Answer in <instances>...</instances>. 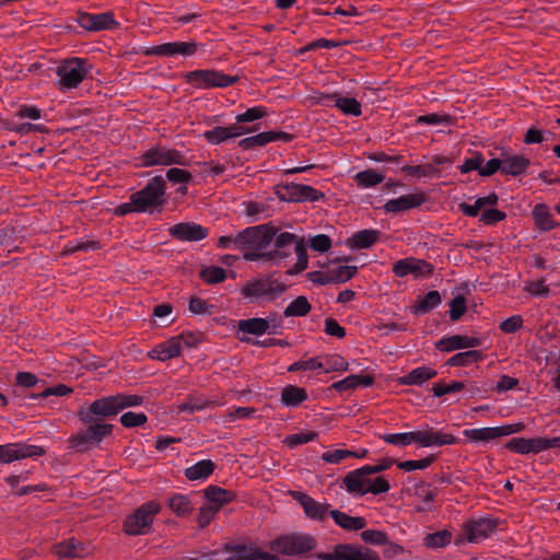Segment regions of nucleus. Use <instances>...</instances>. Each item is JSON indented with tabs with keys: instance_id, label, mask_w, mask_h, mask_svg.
I'll return each instance as SVG.
<instances>
[{
	"instance_id": "1",
	"label": "nucleus",
	"mask_w": 560,
	"mask_h": 560,
	"mask_svg": "<svg viewBox=\"0 0 560 560\" xmlns=\"http://www.w3.org/2000/svg\"><path fill=\"white\" fill-rule=\"evenodd\" d=\"M278 232V228L271 224H259L246 228L238 232L237 250L243 252V258L247 255H264L269 252V247Z\"/></svg>"
},
{
	"instance_id": "2",
	"label": "nucleus",
	"mask_w": 560,
	"mask_h": 560,
	"mask_svg": "<svg viewBox=\"0 0 560 560\" xmlns=\"http://www.w3.org/2000/svg\"><path fill=\"white\" fill-rule=\"evenodd\" d=\"M92 65L88 59L72 57L62 60L56 68L59 80L57 88L61 92L77 89L84 79L91 75Z\"/></svg>"
},
{
	"instance_id": "3",
	"label": "nucleus",
	"mask_w": 560,
	"mask_h": 560,
	"mask_svg": "<svg viewBox=\"0 0 560 560\" xmlns=\"http://www.w3.org/2000/svg\"><path fill=\"white\" fill-rule=\"evenodd\" d=\"M303 238L290 232H277L272 241V248L264 255L249 254L246 261H259L279 266L285 259L292 256L295 246Z\"/></svg>"
},
{
	"instance_id": "4",
	"label": "nucleus",
	"mask_w": 560,
	"mask_h": 560,
	"mask_svg": "<svg viewBox=\"0 0 560 560\" xmlns=\"http://www.w3.org/2000/svg\"><path fill=\"white\" fill-rule=\"evenodd\" d=\"M166 184L162 176L151 178L143 188L132 194L137 213H152L165 203Z\"/></svg>"
},
{
	"instance_id": "5",
	"label": "nucleus",
	"mask_w": 560,
	"mask_h": 560,
	"mask_svg": "<svg viewBox=\"0 0 560 560\" xmlns=\"http://www.w3.org/2000/svg\"><path fill=\"white\" fill-rule=\"evenodd\" d=\"M287 291V285L272 275L255 278L242 288V294L250 302H272Z\"/></svg>"
},
{
	"instance_id": "6",
	"label": "nucleus",
	"mask_w": 560,
	"mask_h": 560,
	"mask_svg": "<svg viewBox=\"0 0 560 560\" xmlns=\"http://www.w3.org/2000/svg\"><path fill=\"white\" fill-rule=\"evenodd\" d=\"M185 81L196 89H224L234 85L238 81L237 75H230L215 69H197L187 72Z\"/></svg>"
},
{
	"instance_id": "7",
	"label": "nucleus",
	"mask_w": 560,
	"mask_h": 560,
	"mask_svg": "<svg viewBox=\"0 0 560 560\" xmlns=\"http://www.w3.org/2000/svg\"><path fill=\"white\" fill-rule=\"evenodd\" d=\"M160 505L149 501L139 506L124 522L125 533L129 536L147 535L152 528L155 515L160 512Z\"/></svg>"
},
{
	"instance_id": "8",
	"label": "nucleus",
	"mask_w": 560,
	"mask_h": 560,
	"mask_svg": "<svg viewBox=\"0 0 560 560\" xmlns=\"http://www.w3.org/2000/svg\"><path fill=\"white\" fill-rule=\"evenodd\" d=\"M316 547V539L310 534L292 533L282 535L270 542V549L284 556H302Z\"/></svg>"
},
{
	"instance_id": "9",
	"label": "nucleus",
	"mask_w": 560,
	"mask_h": 560,
	"mask_svg": "<svg viewBox=\"0 0 560 560\" xmlns=\"http://www.w3.org/2000/svg\"><path fill=\"white\" fill-rule=\"evenodd\" d=\"M115 396L96 399L90 406L81 408L79 418L83 423H104L103 419L113 418L119 413Z\"/></svg>"
},
{
	"instance_id": "10",
	"label": "nucleus",
	"mask_w": 560,
	"mask_h": 560,
	"mask_svg": "<svg viewBox=\"0 0 560 560\" xmlns=\"http://www.w3.org/2000/svg\"><path fill=\"white\" fill-rule=\"evenodd\" d=\"M88 429L70 439V447L83 453L97 445L105 436L110 434L113 425L107 423H85Z\"/></svg>"
},
{
	"instance_id": "11",
	"label": "nucleus",
	"mask_w": 560,
	"mask_h": 560,
	"mask_svg": "<svg viewBox=\"0 0 560 560\" xmlns=\"http://www.w3.org/2000/svg\"><path fill=\"white\" fill-rule=\"evenodd\" d=\"M140 164L144 167L186 165V156L175 149L155 145L141 154Z\"/></svg>"
},
{
	"instance_id": "12",
	"label": "nucleus",
	"mask_w": 560,
	"mask_h": 560,
	"mask_svg": "<svg viewBox=\"0 0 560 560\" xmlns=\"http://www.w3.org/2000/svg\"><path fill=\"white\" fill-rule=\"evenodd\" d=\"M315 557L318 560H380L374 550L351 544L336 545L331 552H318Z\"/></svg>"
},
{
	"instance_id": "13",
	"label": "nucleus",
	"mask_w": 560,
	"mask_h": 560,
	"mask_svg": "<svg viewBox=\"0 0 560 560\" xmlns=\"http://www.w3.org/2000/svg\"><path fill=\"white\" fill-rule=\"evenodd\" d=\"M72 21L78 23L83 30L89 32L114 30L119 26V23L115 20L114 14L109 11L97 14L79 11L72 18Z\"/></svg>"
},
{
	"instance_id": "14",
	"label": "nucleus",
	"mask_w": 560,
	"mask_h": 560,
	"mask_svg": "<svg viewBox=\"0 0 560 560\" xmlns=\"http://www.w3.org/2000/svg\"><path fill=\"white\" fill-rule=\"evenodd\" d=\"M44 453L43 447L24 442L0 444V463L9 464L23 458H37Z\"/></svg>"
},
{
	"instance_id": "15",
	"label": "nucleus",
	"mask_w": 560,
	"mask_h": 560,
	"mask_svg": "<svg viewBox=\"0 0 560 560\" xmlns=\"http://www.w3.org/2000/svg\"><path fill=\"white\" fill-rule=\"evenodd\" d=\"M500 521L492 516H480L465 522L469 544H479L489 538L498 528Z\"/></svg>"
},
{
	"instance_id": "16",
	"label": "nucleus",
	"mask_w": 560,
	"mask_h": 560,
	"mask_svg": "<svg viewBox=\"0 0 560 560\" xmlns=\"http://www.w3.org/2000/svg\"><path fill=\"white\" fill-rule=\"evenodd\" d=\"M293 498L302 506L306 517L312 521L324 523L334 510L330 504L320 503L303 492H294Z\"/></svg>"
},
{
	"instance_id": "17",
	"label": "nucleus",
	"mask_w": 560,
	"mask_h": 560,
	"mask_svg": "<svg viewBox=\"0 0 560 560\" xmlns=\"http://www.w3.org/2000/svg\"><path fill=\"white\" fill-rule=\"evenodd\" d=\"M168 234L180 242H199L208 236V229L195 222H180L168 228Z\"/></svg>"
},
{
	"instance_id": "18",
	"label": "nucleus",
	"mask_w": 560,
	"mask_h": 560,
	"mask_svg": "<svg viewBox=\"0 0 560 560\" xmlns=\"http://www.w3.org/2000/svg\"><path fill=\"white\" fill-rule=\"evenodd\" d=\"M283 189L285 194L281 198L292 202L319 201L325 197L322 191L308 185L290 183L284 185Z\"/></svg>"
},
{
	"instance_id": "19",
	"label": "nucleus",
	"mask_w": 560,
	"mask_h": 560,
	"mask_svg": "<svg viewBox=\"0 0 560 560\" xmlns=\"http://www.w3.org/2000/svg\"><path fill=\"white\" fill-rule=\"evenodd\" d=\"M433 271L431 264L422 259L405 258L396 261L393 266V272L397 277L413 275L416 277L429 276Z\"/></svg>"
},
{
	"instance_id": "20",
	"label": "nucleus",
	"mask_w": 560,
	"mask_h": 560,
	"mask_svg": "<svg viewBox=\"0 0 560 560\" xmlns=\"http://www.w3.org/2000/svg\"><path fill=\"white\" fill-rule=\"evenodd\" d=\"M364 469L365 465L348 472L343 478L345 488L349 493L360 497L370 493L366 488L372 483L371 475L373 472H366Z\"/></svg>"
},
{
	"instance_id": "21",
	"label": "nucleus",
	"mask_w": 560,
	"mask_h": 560,
	"mask_svg": "<svg viewBox=\"0 0 560 560\" xmlns=\"http://www.w3.org/2000/svg\"><path fill=\"white\" fill-rule=\"evenodd\" d=\"M482 345V340L478 337L452 335L444 336L435 343V348L442 352H452L455 350L477 348Z\"/></svg>"
},
{
	"instance_id": "22",
	"label": "nucleus",
	"mask_w": 560,
	"mask_h": 560,
	"mask_svg": "<svg viewBox=\"0 0 560 560\" xmlns=\"http://www.w3.org/2000/svg\"><path fill=\"white\" fill-rule=\"evenodd\" d=\"M425 200L427 197L423 192L402 195L398 198L387 200L384 205V211L386 213L408 211L420 207L425 202Z\"/></svg>"
},
{
	"instance_id": "23",
	"label": "nucleus",
	"mask_w": 560,
	"mask_h": 560,
	"mask_svg": "<svg viewBox=\"0 0 560 560\" xmlns=\"http://www.w3.org/2000/svg\"><path fill=\"white\" fill-rule=\"evenodd\" d=\"M418 444L422 447L444 446L457 443V439L451 433L434 428L418 431Z\"/></svg>"
},
{
	"instance_id": "24",
	"label": "nucleus",
	"mask_w": 560,
	"mask_h": 560,
	"mask_svg": "<svg viewBox=\"0 0 560 560\" xmlns=\"http://www.w3.org/2000/svg\"><path fill=\"white\" fill-rule=\"evenodd\" d=\"M237 332L245 335L262 336L264 334H278V326H270L269 319L254 317L237 322Z\"/></svg>"
},
{
	"instance_id": "25",
	"label": "nucleus",
	"mask_w": 560,
	"mask_h": 560,
	"mask_svg": "<svg viewBox=\"0 0 560 560\" xmlns=\"http://www.w3.org/2000/svg\"><path fill=\"white\" fill-rule=\"evenodd\" d=\"M502 174L513 177L525 174L530 165L529 159L522 154H514L511 152H502Z\"/></svg>"
},
{
	"instance_id": "26",
	"label": "nucleus",
	"mask_w": 560,
	"mask_h": 560,
	"mask_svg": "<svg viewBox=\"0 0 560 560\" xmlns=\"http://www.w3.org/2000/svg\"><path fill=\"white\" fill-rule=\"evenodd\" d=\"M228 560H278V557L245 545L228 548Z\"/></svg>"
},
{
	"instance_id": "27",
	"label": "nucleus",
	"mask_w": 560,
	"mask_h": 560,
	"mask_svg": "<svg viewBox=\"0 0 560 560\" xmlns=\"http://www.w3.org/2000/svg\"><path fill=\"white\" fill-rule=\"evenodd\" d=\"M180 354L178 338H170L164 342L156 345L149 351V358L162 362L177 358Z\"/></svg>"
},
{
	"instance_id": "28",
	"label": "nucleus",
	"mask_w": 560,
	"mask_h": 560,
	"mask_svg": "<svg viewBox=\"0 0 560 560\" xmlns=\"http://www.w3.org/2000/svg\"><path fill=\"white\" fill-rule=\"evenodd\" d=\"M54 552L59 558L73 559L81 558L85 556L89 551L81 541L77 540L74 537H71L69 539L56 544L54 546Z\"/></svg>"
},
{
	"instance_id": "29",
	"label": "nucleus",
	"mask_w": 560,
	"mask_h": 560,
	"mask_svg": "<svg viewBox=\"0 0 560 560\" xmlns=\"http://www.w3.org/2000/svg\"><path fill=\"white\" fill-rule=\"evenodd\" d=\"M330 517L334 520L336 525L348 532H357L363 529L366 526V520L362 516H351L339 510H332Z\"/></svg>"
},
{
	"instance_id": "30",
	"label": "nucleus",
	"mask_w": 560,
	"mask_h": 560,
	"mask_svg": "<svg viewBox=\"0 0 560 560\" xmlns=\"http://www.w3.org/2000/svg\"><path fill=\"white\" fill-rule=\"evenodd\" d=\"M380 236L381 232L377 230H361L348 238L346 244L352 249H365L375 244Z\"/></svg>"
},
{
	"instance_id": "31",
	"label": "nucleus",
	"mask_w": 560,
	"mask_h": 560,
	"mask_svg": "<svg viewBox=\"0 0 560 560\" xmlns=\"http://www.w3.org/2000/svg\"><path fill=\"white\" fill-rule=\"evenodd\" d=\"M205 495L209 501L208 505L217 508V511L235 499L234 492L225 490L219 486H209L206 488Z\"/></svg>"
},
{
	"instance_id": "32",
	"label": "nucleus",
	"mask_w": 560,
	"mask_h": 560,
	"mask_svg": "<svg viewBox=\"0 0 560 560\" xmlns=\"http://www.w3.org/2000/svg\"><path fill=\"white\" fill-rule=\"evenodd\" d=\"M463 434L470 440V442L486 445L500 438L498 427L492 428H478V429H466Z\"/></svg>"
},
{
	"instance_id": "33",
	"label": "nucleus",
	"mask_w": 560,
	"mask_h": 560,
	"mask_svg": "<svg viewBox=\"0 0 560 560\" xmlns=\"http://www.w3.org/2000/svg\"><path fill=\"white\" fill-rule=\"evenodd\" d=\"M438 372L429 366H419L399 378L402 385H422L424 382L435 377Z\"/></svg>"
},
{
	"instance_id": "34",
	"label": "nucleus",
	"mask_w": 560,
	"mask_h": 560,
	"mask_svg": "<svg viewBox=\"0 0 560 560\" xmlns=\"http://www.w3.org/2000/svg\"><path fill=\"white\" fill-rule=\"evenodd\" d=\"M442 302L441 294L438 291H430L422 298H419L417 303H415L410 310L413 315H423L435 307H438Z\"/></svg>"
},
{
	"instance_id": "35",
	"label": "nucleus",
	"mask_w": 560,
	"mask_h": 560,
	"mask_svg": "<svg viewBox=\"0 0 560 560\" xmlns=\"http://www.w3.org/2000/svg\"><path fill=\"white\" fill-rule=\"evenodd\" d=\"M307 399V393L304 388L294 385H287L281 392L282 405L291 408L300 406Z\"/></svg>"
},
{
	"instance_id": "36",
	"label": "nucleus",
	"mask_w": 560,
	"mask_h": 560,
	"mask_svg": "<svg viewBox=\"0 0 560 560\" xmlns=\"http://www.w3.org/2000/svg\"><path fill=\"white\" fill-rule=\"evenodd\" d=\"M215 465L211 459H201L185 469V477L189 480H205L214 470Z\"/></svg>"
},
{
	"instance_id": "37",
	"label": "nucleus",
	"mask_w": 560,
	"mask_h": 560,
	"mask_svg": "<svg viewBox=\"0 0 560 560\" xmlns=\"http://www.w3.org/2000/svg\"><path fill=\"white\" fill-rule=\"evenodd\" d=\"M483 360V354L475 349H469L464 352H458L451 357L445 365L447 366H469L475 362H480Z\"/></svg>"
},
{
	"instance_id": "38",
	"label": "nucleus",
	"mask_w": 560,
	"mask_h": 560,
	"mask_svg": "<svg viewBox=\"0 0 560 560\" xmlns=\"http://www.w3.org/2000/svg\"><path fill=\"white\" fill-rule=\"evenodd\" d=\"M533 217L537 228L541 231H550L556 228V222L544 203H538L533 209Z\"/></svg>"
},
{
	"instance_id": "39",
	"label": "nucleus",
	"mask_w": 560,
	"mask_h": 560,
	"mask_svg": "<svg viewBox=\"0 0 560 560\" xmlns=\"http://www.w3.org/2000/svg\"><path fill=\"white\" fill-rule=\"evenodd\" d=\"M168 508L177 516H187L191 513L194 504L188 495L175 493L168 499Z\"/></svg>"
},
{
	"instance_id": "40",
	"label": "nucleus",
	"mask_w": 560,
	"mask_h": 560,
	"mask_svg": "<svg viewBox=\"0 0 560 560\" xmlns=\"http://www.w3.org/2000/svg\"><path fill=\"white\" fill-rule=\"evenodd\" d=\"M385 179V174L380 173L374 168H369L361 171L355 174L354 180L357 182L358 186L361 188H372L376 185L383 183Z\"/></svg>"
},
{
	"instance_id": "41",
	"label": "nucleus",
	"mask_w": 560,
	"mask_h": 560,
	"mask_svg": "<svg viewBox=\"0 0 560 560\" xmlns=\"http://www.w3.org/2000/svg\"><path fill=\"white\" fill-rule=\"evenodd\" d=\"M312 310V305L304 295L294 299L283 312L284 317H303L306 316Z\"/></svg>"
},
{
	"instance_id": "42",
	"label": "nucleus",
	"mask_w": 560,
	"mask_h": 560,
	"mask_svg": "<svg viewBox=\"0 0 560 560\" xmlns=\"http://www.w3.org/2000/svg\"><path fill=\"white\" fill-rule=\"evenodd\" d=\"M418 431L402 432V433H389L383 436V440L395 446H407L411 443H418Z\"/></svg>"
},
{
	"instance_id": "43",
	"label": "nucleus",
	"mask_w": 560,
	"mask_h": 560,
	"mask_svg": "<svg viewBox=\"0 0 560 560\" xmlns=\"http://www.w3.org/2000/svg\"><path fill=\"white\" fill-rule=\"evenodd\" d=\"M452 541V533L447 529H442L435 533L428 534L424 537V545L429 548H443Z\"/></svg>"
},
{
	"instance_id": "44",
	"label": "nucleus",
	"mask_w": 560,
	"mask_h": 560,
	"mask_svg": "<svg viewBox=\"0 0 560 560\" xmlns=\"http://www.w3.org/2000/svg\"><path fill=\"white\" fill-rule=\"evenodd\" d=\"M417 497L421 498V503L416 506L417 512L424 513L432 510V502L438 495L435 490H428L422 483L416 489Z\"/></svg>"
},
{
	"instance_id": "45",
	"label": "nucleus",
	"mask_w": 560,
	"mask_h": 560,
	"mask_svg": "<svg viewBox=\"0 0 560 560\" xmlns=\"http://www.w3.org/2000/svg\"><path fill=\"white\" fill-rule=\"evenodd\" d=\"M402 172L415 177H427L432 178L439 175V170L432 164L422 165H405L401 168Z\"/></svg>"
},
{
	"instance_id": "46",
	"label": "nucleus",
	"mask_w": 560,
	"mask_h": 560,
	"mask_svg": "<svg viewBox=\"0 0 560 560\" xmlns=\"http://www.w3.org/2000/svg\"><path fill=\"white\" fill-rule=\"evenodd\" d=\"M335 106L345 115L358 117L362 114L361 104L355 98L339 96Z\"/></svg>"
},
{
	"instance_id": "47",
	"label": "nucleus",
	"mask_w": 560,
	"mask_h": 560,
	"mask_svg": "<svg viewBox=\"0 0 560 560\" xmlns=\"http://www.w3.org/2000/svg\"><path fill=\"white\" fill-rule=\"evenodd\" d=\"M322 371L325 373L335 372V371H347L348 362L339 354H329L322 361Z\"/></svg>"
},
{
	"instance_id": "48",
	"label": "nucleus",
	"mask_w": 560,
	"mask_h": 560,
	"mask_svg": "<svg viewBox=\"0 0 560 560\" xmlns=\"http://www.w3.org/2000/svg\"><path fill=\"white\" fill-rule=\"evenodd\" d=\"M200 278L210 284H217L225 280L226 272L219 266H209L200 271Z\"/></svg>"
},
{
	"instance_id": "49",
	"label": "nucleus",
	"mask_w": 560,
	"mask_h": 560,
	"mask_svg": "<svg viewBox=\"0 0 560 560\" xmlns=\"http://www.w3.org/2000/svg\"><path fill=\"white\" fill-rule=\"evenodd\" d=\"M296 254L298 261L292 269L288 271L289 275L299 273L307 268L308 256L306 252V245L304 240L299 242L295 246L294 252Z\"/></svg>"
},
{
	"instance_id": "50",
	"label": "nucleus",
	"mask_w": 560,
	"mask_h": 560,
	"mask_svg": "<svg viewBox=\"0 0 560 560\" xmlns=\"http://www.w3.org/2000/svg\"><path fill=\"white\" fill-rule=\"evenodd\" d=\"M358 268L355 266H339L329 269L330 280L332 283H343L350 280L355 273Z\"/></svg>"
},
{
	"instance_id": "51",
	"label": "nucleus",
	"mask_w": 560,
	"mask_h": 560,
	"mask_svg": "<svg viewBox=\"0 0 560 560\" xmlns=\"http://www.w3.org/2000/svg\"><path fill=\"white\" fill-rule=\"evenodd\" d=\"M268 115L265 106H254L235 117L237 124L252 122Z\"/></svg>"
},
{
	"instance_id": "52",
	"label": "nucleus",
	"mask_w": 560,
	"mask_h": 560,
	"mask_svg": "<svg viewBox=\"0 0 560 560\" xmlns=\"http://www.w3.org/2000/svg\"><path fill=\"white\" fill-rule=\"evenodd\" d=\"M485 163V158L480 152H475L470 158H466L458 166L460 173L466 174L471 171H478L480 174L481 165Z\"/></svg>"
},
{
	"instance_id": "53",
	"label": "nucleus",
	"mask_w": 560,
	"mask_h": 560,
	"mask_svg": "<svg viewBox=\"0 0 560 560\" xmlns=\"http://www.w3.org/2000/svg\"><path fill=\"white\" fill-rule=\"evenodd\" d=\"M317 435L318 434L314 431L299 432V433L288 435L285 438L284 442L290 448H294L299 445H302V444H305V443L316 440Z\"/></svg>"
},
{
	"instance_id": "54",
	"label": "nucleus",
	"mask_w": 560,
	"mask_h": 560,
	"mask_svg": "<svg viewBox=\"0 0 560 560\" xmlns=\"http://www.w3.org/2000/svg\"><path fill=\"white\" fill-rule=\"evenodd\" d=\"M148 418L143 412L128 411L121 415L120 422L125 428H136L143 425Z\"/></svg>"
},
{
	"instance_id": "55",
	"label": "nucleus",
	"mask_w": 560,
	"mask_h": 560,
	"mask_svg": "<svg viewBox=\"0 0 560 560\" xmlns=\"http://www.w3.org/2000/svg\"><path fill=\"white\" fill-rule=\"evenodd\" d=\"M268 143L266 131L257 133L252 137L242 139L238 142V147L243 150H249L258 147H264Z\"/></svg>"
},
{
	"instance_id": "56",
	"label": "nucleus",
	"mask_w": 560,
	"mask_h": 560,
	"mask_svg": "<svg viewBox=\"0 0 560 560\" xmlns=\"http://www.w3.org/2000/svg\"><path fill=\"white\" fill-rule=\"evenodd\" d=\"M174 338H178L180 350L183 346L187 348H197L202 341V335L200 332H192L188 330L183 331L182 334L175 336Z\"/></svg>"
},
{
	"instance_id": "57",
	"label": "nucleus",
	"mask_w": 560,
	"mask_h": 560,
	"mask_svg": "<svg viewBox=\"0 0 560 560\" xmlns=\"http://www.w3.org/2000/svg\"><path fill=\"white\" fill-rule=\"evenodd\" d=\"M464 388H465V383L455 381L448 385L436 383V384H434L432 390H433V395L435 397H442L446 394L458 393V392L463 390Z\"/></svg>"
},
{
	"instance_id": "58",
	"label": "nucleus",
	"mask_w": 560,
	"mask_h": 560,
	"mask_svg": "<svg viewBox=\"0 0 560 560\" xmlns=\"http://www.w3.org/2000/svg\"><path fill=\"white\" fill-rule=\"evenodd\" d=\"M203 138L210 143V144H220L226 140H229L228 130L225 127H214L213 129L207 130L203 132Z\"/></svg>"
},
{
	"instance_id": "59",
	"label": "nucleus",
	"mask_w": 560,
	"mask_h": 560,
	"mask_svg": "<svg viewBox=\"0 0 560 560\" xmlns=\"http://www.w3.org/2000/svg\"><path fill=\"white\" fill-rule=\"evenodd\" d=\"M189 311L195 315H211L213 305L208 304L205 300L192 296L188 305Z\"/></svg>"
},
{
	"instance_id": "60",
	"label": "nucleus",
	"mask_w": 560,
	"mask_h": 560,
	"mask_svg": "<svg viewBox=\"0 0 560 560\" xmlns=\"http://www.w3.org/2000/svg\"><path fill=\"white\" fill-rule=\"evenodd\" d=\"M203 45L196 42H174L175 56L180 55L190 57L197 52Z\"/></svg>"
},
{
	"instance_id": "61",
	"label": "nucleus",
	"mask_w": 560,
	"mask_h": 560,
	"mask_svg": "<svg viewBox=\"0 0 560 560\" xmlns=\"http://www.w3.org/2000/svg\"><path fill=\"white\" fill-rule=\"evenodd\" d=\"M466 313V300L463 295L455 296L450 302V317L453 322L458 320Z\"/></svg>"
},
{
	"instance_id": "62",
	"label": "nucleus",
	"mask_w": 560,
	"mask_h": 560,
	"mask_svg": "<svg viewBox=\"0 0 560 560\" xmlns=\"http://www.w3.org/2000/svg\"><path fill=\"white\" fill-rule=\"evenodd\" d=\"M433 459H434L433 456H429V457L418 459V460H412V459L405 460V462L398 463V467L405 471H413L417 469L422 470V469L428 468L432 464Z\"/></svg>"
},
{
	"instance_id": "63",
	"label": "nucleus",
	"mask_w": 560,
	"mask_h": 560,
	"mask_svg": "<svg viewBox=\"0 0 560 560\" xmlns=\"http://www.w3.org/2000/svg\"><path fill=\"white\" fill-rule=\"evenodd\" d=\"M166 178L173 184H187L192 175L186 170L172 167L166 172Z\"/></svg>"
},
{
	"instance_id": "64",
	"label": "nucleus",
	"mask_w": 560,
	"mask_h": 560,
	"mask_svg": "<svg viewBox=\"0 0 560 560\" xmlns=\"http://www.w3.org/2000/svg\"><path fill=\"white\" fill-rule=\"evenodd\" d=\"M360 536L365 544L382 546L386 542V534L381 530L366 529Z\"/></svg>"
}]
</instances>
